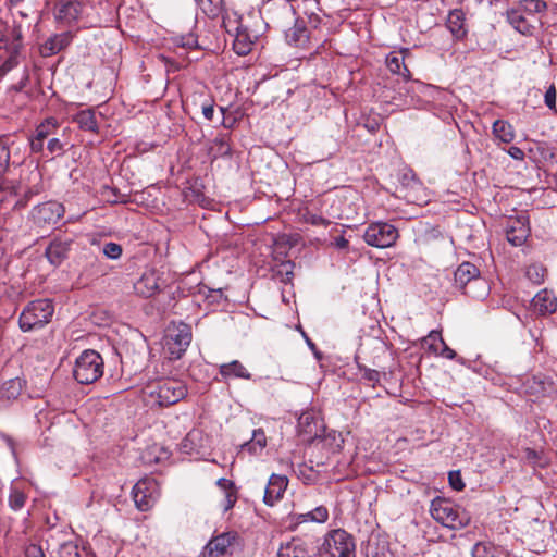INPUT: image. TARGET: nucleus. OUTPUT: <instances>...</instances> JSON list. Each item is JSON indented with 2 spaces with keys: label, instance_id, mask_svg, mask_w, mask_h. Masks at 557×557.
I'll return each instance as SVG.
<instances>
[{
  "label": "nucleus",
  "instance_id": "obj_1",
  "mask_svg": "<svg viewBox=\"0 0 557 557\" xmlns=\"http://www.w3.org/2000/svg\"><path fill=\"white\" fill-rule=\"evenodd\" d=\"M187 385L178 379L165 377L150 382L143 389L144 398L150 406L169 407L187 395Z\"/></svg>",
  "mask_w": 557,
  "mask_h": 557
},
{
  "label": "nucleus",
  "instance_id": "obj_2",
  "mask_svg": "<svg viewBox=\"0 0 557 557\" xmlns=\"http://www.w3.org/2000/svg\"><path fill=\"white\" fill-rule=\"evenodd\" d=\"M21 48V26L0 20V76H4L18 64Z\"/></svg>",
  "mask_w": 557,
  "mask_h": 557
},
{
  "label": "nucleus",
  "instance_id": "obj_3",
  "mask_svg": "<svg viewBox=\"0 0 557 557\" xmlns=\"http://www.w3.org/2000/svg\"><path fill=\"white\" fill-rule=\"evenodd\" d=\"M455 286L473 298H483L488 292L487 282L480 276L479 269L470 263H461L454 273Z\"/></svg>",
  "mask_w": 557,
  "mask_h": 557
},
{
  "label": "nucleus",
  "instance_id": "obj_4",
  "mask_svg": "<svg viewBox=\"0 0 557 557\" xmlns=\"http://www.w3.org/2000/svg\"><path fill=\"white\" fill-rule=\"evenodd\" d=\"M54 306L49 299L30 301L20 314L18 323L23 332L40 329L50 322Z\"/></svg>",
  "mask_w": 557,
  "mask_h": 557
},
{
  "label": "nucleus",
  "instance_id": "obj_5",
  "mask_svg": "<svg viewBox=\"0 0 557 557\" xmlns=\"http://www.w3.org/2000/svg\"><path fill=\"white\" fill-rule=\"evenodd\" d=\"M320 557H355L356 544L354 537L338 529L330 532L319 547Z\"/></svg>",
  "mask_w": 557,
  "mask_h": 557
},
{
  "label": "nucleus",
  "instance_id": "obj_6",
  "mask_svg": "<svg viewBox=\"0 0 557 557\" xmlns=\"http://www.w3.org/2000/svg\"><path fill=\"white\" fill-rule=\"evenodd\" d=\"M73 374L81 384H91L103 374V360L101 356L91 349L85 350L76 359Z\"/></svg>",
  "mask_w": 557,
  "mask_h": 557
},
{
  "label": "nucleus",
  "instance_id": "obj_7",
  "mask_svg": "<svg viewBox=\"0 0 557 557\" xmlns=\"http://www.w3.org/2000/svg\"><path fill=\"white\" fill-rule=\"evenodd\" d=\"M160 497V484L151 476H145L133 487V498L140 511L150 510Z\"/></svg>",
  "mask_w": 557,
  "mask_h": 557
},
{
  "label": "nucleus",
  "instance_id": "obj_8",
  "mask_svg": "<svg viewBox=\"0 0 557 557\" xmlns=\"http://www.w3.org/2000/svg\"><path fill=\"white\" fill-rule=\"evenodd\" d=\"M399 237L398 230L386 222L370 224L364 232V242L376 248L392 247Z\"/></svg>",
  "mask_w": 557,
  "mask_h": 557
},
{
  "label": "nucleus",
  "instance_id": "obj_9",
  "mask_svg": "<svg viewBox=\"0 0 557 557\" xmlns=\"http://www.w3.org/2000/svg\"><path fill=\"white\" fill-rule=\"evenodd\" d=\"M191 342V329L186 323L173 324L168 329L166 345L172 357L180 358Z\"/></svg>",
  "mask_w": 557,
  "mask_h": 557
},
{
  "label": "nucleus",
  "instance_id": "obj_10",
  "mask_svg": "<svg viewBox=\"0 0 557 557\" xmlns=\"http://www.w3.org/2000/svg\"><path fill=\"white\" fill-rule=\"evenodd\" d=\"M64 214V208L60 202L47 201L33 208L30 219L38 227L57 224Z\"/></svg>",
  "mask_w": 557,
  "mask_h": 557
},
{
  "label": "nucleus",
  "instance_id": "obj_11",
  "mask_svg": "<svg viewBox=\"0 0 557 557\" xmlns=\"http://www.w3.org/2000/svg\"><path fill=\"white\" fill-rule=\"evenodd\" d=\"M364 557H393L387 536L379 530L372 531L363 546Z\"/></svg>",
  "mask_w": 557,
  "mask_h": 557
},
{
  "label": "nucleus",
  "instance_id": "obj_12",
  "mask_svg": "<svg viewBox=\"0 0 557 557\" xmlns=\"http://www.w3.org/2000/svg\"><path fill=\"white\" fill-rule=\"evenodd\" d=\"M160 289V275L153 270H147L134 283L135 293L144 298L153 296Z\"/></svg>",
  "mask_w": 557,
  "mask_h": 557
},
{
  "label": "nucleus",
  "instance_id": "obj_13",
  "mask_svg": "<svg viewBox=\"0 0 557 557\" xmlns=\"http://www.w3.org/2000/svg\"><path fill=\"white\" fill-rule=\"evenodd\" d=\"M430 513L436 522L455 521L458 519V509L450 500L437 497L432 500Z\"/></svg>",
  "mask_w": 557,
  "mask_h": 557
},
{
  "label": "nucleus",
  "instance_id": "obj_14",
  "mask_svg": "<svg viewBox=\"0 0 557 557\" xmlns=\"http://www.w3.org/2000/svg\"><path fill=\"white\" fill-rule=\"evenodd\" d=\"M530 234L528 221L524 218L509 219L506 226V236L513 246H521Z\"/></svg>",
  "mask_w": 557,
  "mask_h": 557
},
{
  "label": "nucleus",
  "instance_id": "obj_15",
  "mask_svg": "<svg viewBox=\"0 0 557 557\" xmlns=\"http://www.w3.org/2000/svg\"><path fill=\"white\" fill-rule=\"evenodd\" d=\"M532 308L539 315L553 314L557 311V297L552 290L542 289L533 297Z\"/></svg>",
  "mask_w": 557,
  "mask_h": 557
},
{
  "label": "nucleus",
  "instance_id": "obj_16",
  "mask_svg": "<svg viewBox=\"0 0 557 557\" xmlns=\"http://www.w3.org/2000/svg\"><path fill=\"white\" fill-rule=\"evenodd\" d=\"M71 245V239L54 238L51 240L45 251L48 261L52 265H60L67 258Z\"/></svg>",
  "mask_w": 557,
  "mask_h": 557
},
{
  "label": "nucleus",
  "instance_id": "obj_17",
  "mask_svg": "<svg viewBox=\"0 0 557 557\" xmlns=\"http://www.w3.org/2000/svg\"><path fill=\"white\" fill-rule=\"evenodd\" d=\"M73 35L71 32H64L61 34H55L49 37L41 46H40V54L45 58L54 55L65 49L72 41Z\"/></svg>",
  "mask_w": 557,
  "mask_h": 557
},
{
  "label": "nucleus",
  "instance_id": "obj_18",
  "mask_svg": "<svg viewBox=\"0 0 557 557\" xmlns=\"http://www.w3.org/2000/svg\"><path fill=\"white\" fill-rule=\"evenodd\" d=\"M288 485V479L285 475L272 474L264 490V503L272 506L276 500L283 497Z\"/></svg>",
  "mask_w": 557,
  "mask_h": 557
},
{
  "label": "nucleus",
  "instance_id": "obj_19",
  "mask_svg": "<svg viewBox=\"0 0 557 557\" xmlns=\"http://www.w3.org/2000/svg\"><path fill=\"white\" fill-rule=\"evenodd\" d=\"M83 4L77 0H61L57 4L55 17L58 21L70 24L81 16Z\"/></svg>",
  "mask_w": 557,
  "mask_h": 557
},
{
  "label": "nucleus",
  "instance_id": "obj_20",
  "mask_svg": "<svg viewBox=\"0 0 557 557\" xmlns=\"http://www.w3.org/2000/svg\"><path fill=\"white\" fill-rule=\"evenodd\" d=\"M236 539V533L225 532L212 539L206 546L203 557H219Z\"/></svg>",
  "mask_w": 557,
  "mask_h": 557
},
{
  "label": "nucleus",
  "instance_id": "obj_21",
  "mask_svg": "<svg viewBox=\"0 0 557 557\" xmlns=\"http://www.w3.org/2000/svg\"><path fill=\"white\" fill-rule=\"evenodd\" d=\"M58 123L54 119H47L37 128L35 136L30 140V148L33 152H41L44 150V141L52 134L55 133Z\"/></svg>",
  "mask_w": 557,
  "mask_h": 557
},
{
  "label": "nucleus",
  "instance_id": "obj_22",
  "mask_svg": "<svg viewBox=\"0 0 557 557\" xmlns=\"http://www.w3.org/2000/svg\"><path fill=\"white\" fill-rule=\"evenodd\" d=\"M320 0H296L297 10L307 18L311 27L317 28L321 23Z\"/></svg>",
  "mask_w": 557,
  "mask_h": 557
},
{
  "label": "nucleus",
  "instance_id": "obj_23",
  "mask_svg": "<svg viewBox=\"0 0 557 557\" xmlns=\"http://www.w3.org/2000/svg\"><path fill=\"white\" fill-rule=\"evenodd\" d=\"M446 25L456 39L465 38L468 33L465 13L459 9L449 12Z\"/></svg>",
  "mask_w": 557,
  "mask_h": 557
},
{
  "label": "nucleus",
  "instance_id": "obj_24",
  "mask_svg": "<svg viewBox=\"0 0 557 557\" xmlns=\"http://www.w3.org/2000/svg\"><path fill=\"white\" fill-rule=\"evenodd\" d=\"M24 387V381L15 377L4 382L0 387V403L8 405L17 399Z\"/></svg>",
  "mask_w": 557,
  "mask_h": 557
},
{
  "label": "nucleus",
  "instance_id": "obj_25",
  "mask_svg": "<svg viewBox=\"0 0 557 557\" xmlns=\"http://www.w3.org/2000/svg\"><path fill=\"white\" fill-rule=\"evenodd\" d=\"M508 22L521 34L531 33L532 20L517 5L507 12Z\"/></svg>",
  "mask_w": 557,
  "mask_h": 557
},
{
  "label": "nucleus",
  "instance_id": "obj_26",
  "mask_svg": "<svg viewBox=\"0 0 557 557\" xmlns=\"http://www.w3.org/2000/svg\"><path fill=\"white\" fill-rule=\"evenodd\" d=\"M298 433L308 438L318 436L319 421L312 411H305L298 418Z\"/></svg>",
  "mask_w": 557,
  "mask_h": 557
},
{
  "label": "nucleus",
  "instance_id": "obj_27",
  "mask_svg": "<svg viewBox=\"0 0 557 557\" xmlns=\"http://www.w3.org/2000/svg\"><path fill=\"white\" fill-rule=\"evenodd\" d=\"M26 483L18 480L14 481L10 487L9 506L12 510L17 511L22 509L26 503Z\"/></svg>",
  "mask_w": 557,
  "mask_h": 557
},
{
  "label": "nucleus",
  "instance_id": "obj_28",
  "mask_svg": "<svg viewBox=\"0 0 557 557\" xmlns=\"http://www.w3.org/2000/svg\"><path fill=\"white\" fill-rule=\"evenodd\" d=\"M386 65L393 74L403 76L406 81L411 78V73L405 65L404 52H391L386 57Z\"/></svg>",
  "mask_w": 557,
  "mask_h": 557
},
{
  "label": "nucleus",
  "instance_id": "obj_29",
  "mask_svg": "<svg viewBox=\"0 0 557 557\" xmlns=\"http://www.w3.org/2000/svg\"><path fill=\"white\" fill-rule=\"evenodd\" d=\"M286 40L289 45L295 47H306L309 42V32L304 25V23H299L298 21L295 25L286 32Z\"/></svg>",
  "mask_w": 557,
  "mask_h": 557
},
{
  "label": "nucleus",
  "instance_id": "obj_30",
  "mask_svg": "<svg viewBox=\"0 0 557 557\" xmlns=\"http://www.w3.org/2000/svg\"><path fill=\"white\" fill-rule=\"evenodd\" d=\"M220 374L224 379L228 377H239V379H250V373L247 369L237 360H234L228 363H223L220 366Z\"/></svg>",
  "mask_w": 557,
  "mask_h": 557
},
{
  "label": "nucleus",
  "instance_id": "obj_31",
  "mask_svg": "<svg viewBox=\"0 0 557 557\" xmlns=\"http://www.w3.org/2000/svg\"><path fill=\"white\" fill-rule=\"evenodd\" d=\"M253 46L251 36L244 29H238L233 42V49L238 55H247Z\"/></svg>",
  "mask_w": 557,
  "mask_h": 557
},
{
  "label": "nucleus",
  "instance_id": "obj_32",
  "mask_svg": "<svg viewBox=\"0 0 557 557\" xmlns=\"http://www.w3.org/2000/svg\"><path fill=\"white\" fill-rule=\"evenodd\" d=\"M267 446V436L263 430L258 429L252 433V437L250 441L244 443L242 445V450H247L250 454H259Z\"/></svg>",
  "mask_w": 557,
  "mask_h": 557
},
{
  "label": "nucleus",
  "instance_id": "obj_33",
  "mask_svg": "<svg viewBox=\"0 0 557 557\" xmlns=\"http://www.w3.org/2000/svg\"><path fill=\"white\" fill-rule=\"evenodd\" d=\"M493 134L505 144H509L515 138V131L511 124L504 120H496L493 123Z\"/></svg>",
  "mask_w": 557,
  "mask_h": 557
},
{
  "label": "nucleus",
  "instance_id": "obj_34",
  "mask_svg": "<svg viewBox=\"0 0 557 557\" xmlns=\"http://www.w3.org/2000/svg\"><path fill=\"white\" fill-rule=\"evenodd\" d=\"M218 486L224 492V510L231 509L236 503L237 496L234 483L225 478H221L216 482Z\"/></svg>",
  "mask_w": 557,
  "mask_h": 557
},
{
  "label": "nucleus",
  "instance_id": "obj_35",
  "mask_svg": "<svg viewBox=\"0 0 557 557\" xmlns=\"http://www.w3.org/2000/svg\"><path fill=\"white\" fill-rule=\"evenodd\" d=\"M75 122L84 131L96 133L98 129L96 116L92 110H83L75 116Z\"/></svg>",
  "mask_w": 557,
  "mask_h": 557
},
{
  "label": "nucleus",
  "instance_id": "obj_36",
  "mask_svg": "<svg viewBox=\"0 0 557 557\" xmlns=\"http://www.w3.org/2000/svg\"><path fill=\"white\" fill-rule=\"evenodd\" d=\"M517 7L533 21L535 14L542 13L546 9V2L543 0H520Z\"/></svg>",
  "mask_w": 557,
  "mask_h": 557
},
{
  "label": "nucleus",
  "instance_id": "obj_37",
  "mask_svg": "<svg viewBox=\"0 0 557 557\" xmlns=\"http://www.w3.org/2000/svg\"><path fill=\"white\" fill-rule=\"evenodd\" d=\"M299 221L304 223H308L315 226H329L331 221L319 215L317 213L311 212L308 208L300 209L298 212Z\"/></svg>",
  "mask_w": 557,
  "mask_h": 557
},
{
  "label": "nucleus",
  "instance_id": "obj_38",
  "mask_svg": "<svg viewBox=\"0 0 557 557\" xmlns=\"http://www.w3.org/2000/svg\"><path fill=\"white\" fill-rule=\"evenodd\" d=\"M299 518L302 519L300 522H326L329 519V510L324 506H318L313 510L300 515Z\"/></svg>",
  "mask_w": 557,
  "mask_h": 557
},
{
  "label": "nucleus",
  "instance_id": "obj_39",
  "mask_svg": "<svg viewBox=\"0 0 557 557\" xmlns=\"http://www.w3.org/2000/svg\"><path fill=\"white\" fill-rule=\"evenodd\" d=\"M10 162L9 139L0 138V176L7 171Z\"/></svg>",
  "mask_w": 557,
  "mask_h": 557
},
{
  "label": "nucleus",
  "instance_id": "obj_40",
  "mask_svg": "<svg viewBox=\"0 0 557 557\" xmlns=\"http://www.w3.org/2000/svg\"><path fill=\"white\" fill-rule=\"evenodd\" d=\"M546 269L539 264H532L527 268L525 275L534 284H541L544 281Z\"/></svg>",
  "mask_w": 557,
  "mask_h": 557
},
{
  "label": "nucleus",
  "instance_id": "obj_41",
  "mask_svg": "<svg viewBox=\"0 0 557 557\" xmlns=\"http://www.w3.org/2000/svg\"><path fill=\"white\" fill-rule=\"evenodd\" d=\"M58 557H82V549L74 542H65L60 545Z\"/></svg>",
  "mask_w": 557,
  "mask_h": 557
},
{
  "label": "nucleus",
  "instance_id": "obj_42",
  "mask_svg": "<svg viewBox=\"0 0 557 557\" xmlns=\"http://www.w3.org/2000/svg\"><path fill=\"white\" fill-rule=\"evenodd\" d=\"M17 196L16 187L9 182H0V202H8Z\"/></svg>",
  "mask_w": 557,
  "mask_h": 557
},
{
  "label": "nucleus",
  "instance_id": "obj_43",
  "mask_svg": "<svg viewBox=\"0 0 557 557\" xmlns=\"http://www.w3.org/2000/svg\"><path fill=\"white\" fill-rule=\"evenodd\" d=\"M122 246L116 243H107L102 248L103 255L112 260H116L122 256Z\"/></svg>",
  "mask_w": 557,
  "mask_h": 557
},
{
  "label": "nucleus",
  "instance_id": "obj_44",
  "mask_svg": "<svg viewBox=\"0 0 557 557\" xmlns=\"http://www.w3.org/2000/svg\"><path fill=\"white\" fill-rule=\"evenodd\" d=\"M425 342H430V349L437 352L440 345H444V339L442 337V333L440 331H431L429 335L424 339Z\"/></svg>",
  "mask_w": 557,
  "mask_h": 557
},
{
  "label": "nucleus",
  "instance_id": "obj_45",
  "mask_svg": "<svg viewBox=\"0 0 557 557\" xmlns=\"http://www.w3.org/2000/svg\"><path fill=\"white\" fill-rule=\"evenodd\" d=\"M361 372V379L367 381L373 387L380 381V372L376 370L362 368Z\"/></svg>",
  "mask_w": 557,
  "mask_h": 557
},
{
  "label": "nucleus",
  "instance_id": "obj_46",
  "mask_svg": "<svg viewBox=\"0 0 557 557\" xmlns=\"http://www.w3.org/2000/svg\"><path fill=\"white\" fill-rule=\"evenodd\" d=\"M448 481L449 485L455 491H462L465 488V483L459 471H450L448 474Z\"/></svg>",
  "mask_w": 557,
  "mask_h": 557
},
{
  "label": "nucleus",
  "instance_id": "obj_47",
  "mask_svg": "<svg viewBox=\"0 0 557 557\" xmlns=\"http://www.w3.org/2000/svg\"><path fill=\"white\" fill-rule=\"evenodd\" d=\"M545 104L549 109H556V88L554 85L549 86L545 92Z\"/></svg>",
  "mask_w": 557,
  "mask_h": 557
},
{
  "label": "nucleus",
  "instance_id": "obj_48",
  "mask_svg": "<svg viewBox=\"0 0 557 557\" xmlns=\"http://www.w3.org/2000/svg\"><path fill=\"white\" fill-rule=\"evenodd\" d=\"M40 189L39 187L37 186H34L32 188H28L27 191H25V199H18L15 203H14V208H23L26 206L27 203V200L34 196V195H37L40 193Z\"/></svg>",
  "mask_w": 557,
  "mask_h": 557
},
{
  "label": "nucleus",
  "instance_id": "obj_49",
  "mask_svg": "<svg viewBox=\"0 0 557 557\" xmlns=\"http://www.w3.org/2000/svg\"><path fill=\"white\" fill-rule=\"evenodd\" d=\"M47 149L51 154H60L63 151V144L58 138L49 139Z\"/></svg>",
  "mask_w": 557,
  "mask_h": 557
},
{
  "label": "nucleus",
  "instance_id": "obj_50",
  "mask_svg": "<svg viewBox=\"0 0 557 557\" xmlns=\"http://www.w3.org/2000/svg\"><path fill=\"white\" fill-rule=\"evenodd\" d=\"M25 555L26 557H45L42 549L35 544H32L26 548Z\"/></svg>",
  "mask_w": 557,
  "mask_h": 557
},
{
  "label": "nucleus",
  "instance_id": "obj_51",
  "mask_svg": "<svg viewBox=\"0 0 557 557\" xmlns=\"http://www.w3.org/2000/svg\"><path fill=\"white\" fill-rule=\"evenodd\" d=\"M442 348L441 350L438 349V354L443 357V358H446V359H454L456 357V352L455 350H453L450 347H448L446 345V343L444 342V345H440Z\"/></svg>",
  "mask_w": 557,
  "mask_h": 557
},
{
  "label": "nucleus",
  "instance_id": "obj_52",
  "mask_svg": "<svg viewBox=\"0 0 557 557\" xmlns=\"http://www.w3.org/2000/svg\"><path fill=\"white\" fill-rule=\"evenodd\" d=\"M508 154L515 159V160H520L522 161L524 159V152L522 149H520L519 147H516V146H511L509 149H508Z\"/></svg>",
  "mask_w": 557,
  "mask_h": 557
},
{
  "label": "nucleus",
  "instance_id": "obj_53",
  "mask_svg": "<svg viewBox=\"0 0 557 557\" xmlns=\"http://www.w3.org/2000/svg\"><path fill=\"white\" fill-rule=\"evenodd\" d=\"M202 114L207 120L211 121L213 119V114H214L213 104L212 103L203 104L202 106Z\"/></svg>",
  "mask_w": 557,
  "mask_h": 557
},
{
  "label": "nucleus",
  "instance_id": "obj_54",
  "mask_svg": "<svg viewBox=\"0 0 557 557\" xmlns=\"http://www.w3.org/2000/svg\"><path fill=\"white\" fill-rule=\"evenodd\" d=\"M292 547L289 545L285 547H281L278 550V557H297L296 555L290 554Z\"/></svg>",
  "mask_w": 557,
  "mask_h": 557
},
{
  "label": "nucleus",
  "instance_id": "obj_55",
  "mask_svg": "<svg viewBox=\"0 0 557 557\" xmlns=\"http://www.w3.org/2000/svg\"><path fill=\"white\" fill-rule=\"evenodd\" d=\"M335 245L339 249H345L348 246V240L346 238H344L343 236H341L335 239Z\"/></svg>",
  "mask_w": 557,
  "mask_h": 557
},
{
  "label": "nucleus",
  "instance_id": "obj_56",
  "mask_svg": "<svg viewBox=\"0 0 557 557\" xmlns=\"http://www.w3.org/2000/svg\"><path fill=\"white\" fill-rule=\"evenodd\" d=\"M27 81H28V75L26 74V75H24V77L17 85H13L11 88L14 89L15 91H21Z\"/></svg>",
  "mask_w": 557,
  "mask_h": 557
},
{
  "label": "nucleus",
  "instance_id": "obj_57",
  "mask_svg": "<svg viewBox=\"0 0 557 557\" xmlns=\"http://www.w3.org/2000/svg\"><path fill=\"white\" fill-rule=\"evenodd\" d=\"M183 47H194L196 45V39L193 36L186 38V40L181 44Z\"/></svg>",
  "mask_w": 557,
  "mask_h": 557
},
{
  "label": "nucleus",
  "instance_id": "obj_58",
  "mask_svg": "<svg viewBox=\"0 0 557 557\" xmlns=\"http://www.w3.org/2000/svg\"><path fill=\"white\" fill-rule=\"evenodd\" d=\"M283 267L286 268V275L287 276L293 274L292 271L288 270L289 268L294 267L290 262L283 264Z\"/></svg>",
  "mask_w": 557,
  "mask_h": 557
},
{
  "label": "nucleus",
  "instance_id": "obj_59",
  "mask_svg": "<svg viewBox=\"0 0 557 557\" xmlns=\"http://www.w3.org/2000/svg\"><path fill=\"white\" fill-rule=\"evenodd\" d=\"M32 175L34 176V178H40L41 177V175H40V173L38 171L33 172Z\"/></svg>",
  "mask_w": 557,
  "mask_h": 557
},
{
  "label": "nucleus",
  "instance_id": "obj_60",
  "mask_svg": "<svg viewBox=\"0 0 557 557\" xmlns=\"http://www.w3.org/2000/svg\"><path fill=\"white\" fill-rule=\"evenodd\" d=\"M22 1H23V0H10V2H11L12 4H18V3H20V2H22Z\"/></svg>",
  "mask_w": 557,
  "mask_h": 557
},
{
  "label": "nucleus",
  "instance_id": "obj_61",
  "mask_svg": "<svg viewBox=\"0 0 557 557\" xmlns=\"http://www.w3.org/2000/svg\"><path fill=\"white\" fill-rule=\"evenodd\" d=\"M443 527H446V528H449V529H455L454 528V524H448V523H445V524H442Z\"/></svg>",
  "mask_w": 557,
  "mask_h": 557
}]
</instances>
